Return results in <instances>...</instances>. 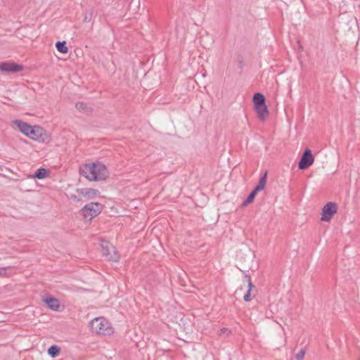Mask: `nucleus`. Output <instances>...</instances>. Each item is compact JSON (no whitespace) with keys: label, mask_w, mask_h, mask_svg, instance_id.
Returning <instances> with one entry per match:
<instances>
[{"label":"nucleus","mask_w":360,"mask_h":360,"mask_svg":"<svg viewBox=\"0 0 360 360\" xmlns=\"http://www.w3.org/2000/svg\"><path fill=\"white\" fill-rule=\"evenodd\" d=\"M81 174L89 181H101L108 175V169L105 165L100 162L89 163L80 168Z\"/></svg>","instance_id":"1"},{"label":"nucleus","mask_w":360,"mask_h":360,"mask_svg":"<svg viewBox=\"0 0 360 360\" xmlns=\"http://www.w3.org/2000/svg\"><path fill=\"white\" fill-rule=\"evenodd\" d=\"M253 109L260 121H265L269 116L266 98L261 93H255L252 97Z\"/></svg>","instance_id":"2"},{"label":"nucleus","mask_w":360,"mask_h":360,"mask_svg":"<svg viewBox=\"0 0 360 360\" xmlns=\"http://www.w3.org/2000/svg\"><path fill=\"white\" fill-rule=\"evenodd\" d=\"M91 330L93 333L101 335H110L113 333L109 321L104 317H97L90 322Z\"/></svg>","instance_id":"3"},{"label":"nucleus","mask_w":360,"mask_h":360,"mask_svg":"<svg viewBox=\"0 0 360 360\" xmlns=\"http://www.w3.org/2000/svg\"><path fill=\"white\" fill-rule=\"evenodd\" d=\"M102 207L103 206L100 203L90 202L81 210V214L85 219L91 221L101 213Z\"/></svg>","instance_id":"4"},{"label":"nucleus","mask_w":360,"mask_h":360,"mask_svg":"<svg viewBox=\"0 0 360 360\" xmlns=\"http://www.w3.org/2000/svg\"><path fill=\"white\" fill-rule=\"evenodd\" d=\"M101 252L103 255L106 256L109 260L117 262L120 259V255L115 247L108 242L101 244Z\"/></svg>","instance_id":"5"},{"label":"nucleus","mask_w":360,"mask_h":360,"mask_svg":"<svg viewBox=\"0 0 360 360\" xmlns=\"http://www.w3.org/2000/svg\"><path fill=\"white\" fill-rule=\"evenodd\" d=\"M337 210L338 207L336 203L328 202L322 209L321 220L323 221H330L333 216L337 212Z\"/></svg>","instance_id":"6"},{"label":"nucleus","mask_w":360,"mask_h":360,"mask_svg":"<svg viewBox=\"0 0 360 360\" xmlns=\"http://www.w3.org/2000/svg\"><path fill=\"white\" fill-rule=\"evenodd\" d=\"M314 161V158L309 149H307L302 155L299 162L298 167L300 169H306L310 167Z\"/></svg>","instance_id":"7"},{"label":"nucleus","mask_w":360,"mask_h":360,"mask_svg":"<svg viewBox=\"0 0 360 360\" xmlns=\"http://www.w3.org/2000/svg\"><path fill=\"white\" fill-rule=\"evenodd\" d=\"M23 70L22 65L12 62H3L0 63V71L7 73H15Z\"/></svg>","instance_id":"8"},{"label":"nucleus","mask_w":360,"mask_h":360,"mask_svg":"<svg viewBox=\"0 0 360 360\" xmlns=\"http://www.w3.org/2000/svg\"><path fill=\"white\" fill-rule=\"evenodd\" d=\"M44 301L47 304L48 307L54 311H58L60 305L58 299L51 297L44 298Z\"/></svg>","instance_id":"9"},{"label":"nucleus","mask_w":360,"mask_h":360,"mask_svg":"<svg viewBox=\"0 0 360 360\" xmlns=\"http://www.w3.org/2000/svg\"><path fill=\"white\" fill-rule=\"evenodd\" d=\"M41 134H42V129L40 128L39 127L34 126V127H31L27 136H28L29 138H30L33 140L38 141V140H39V139L41 136Z\"/></svg>","instance_id":"10"},{"label":"nucleus","mask_w":360,"mask_h":360,"mask_svg":"<svg viewBox=\"0 0 360 360\" xmlns=\"http://www.w3.org/2000/svg\"><path fill=\"white\" fill-rule=\"evenodd\" d=\"M13 123L15 125L18 127L19 130L26 136L28 134V132L32 127V126L28 124L27 122H25L19 120H14Z\"/></svg>","instance_id":"11"},{"label":"nucleus","mask_w":360,"mask_h":360,"mask_svg":"<svg viewBox=\"0 0 360 360\" xmlns=\"http://www.w3.org/2000/svg\"><path fill=\"white\" fill-rule=\"evenodd\" d=\"M266 183V172L259 179L258 184L254 188L252 192L255 193V195H257L258 193V192L262 191L264 188Z\"/></svg>","instance_id":"12"},{"label":"nucleus","mask_w":360,"mask_h":360,"mask_svg":"<svg viewBox=\"0 0 360 360\" xmlns=\"http://www.w3.org/2000/svg\"><path fill=\"white\" fill-rule=\"evenodd\" d=\"M48 170L44 168H39L37 172L32 176L34 179H42L46 176Z\"/></svg>","instance_id":"13"},{"label":"nucleus","mask_w":360,"mask_h":360,"mask_svg":"<svg viewBox=\"0 0 360 360\" xmlns=\"http://www.w3.org/2000/svg\"><path fill=\"white\" fill-rule=\"evenodd\" d=\"M65 44V41H58L56 44V47L59 52L62 53H66L68 51V49Z\"/></svg>","instance_id":"14"},{"label":"nucleus","mask_w":360,"mask_h":360,"mask_svg":"<svg viewBox=\"0 0 360 360\" xmlns=\"http://www.w3.org/2000/svg\"><path fill=\"white\" fill-rule=\"evenodd\" d=\"M60 348L56 345H53L50 347L48 349V354L52 357H56V356H58Z\"/></svg>","instance_id":"15"},{"label":"nucleus","mask_w":360,"mask_h":360,"mask_svg":"<svg viewBox=\"0 0 360 360\" xmlns=\"http://www.w3.org/2000/svg\"><path fill=\"white\" fill-rule=\"evenodd\" d=\"M77 109L79 111H83L84 112H89L90 108L87 106V105L83 102L77 103L75 105Z\"/></svg>","instance_id":"16"},{"label":"nucleus","mask_w":360,"mask_h":360,"mask_svg":"<svg viewBox=\"0 0 360 360\" xmlns=\"http://www.w3.org/2000/svg\"><path fill=\"white\" fill-rule=\"evenodd\" d=\"M96 193V191L92 188H83L81 190V194H82L84 196H90L94 195Z\"/></svg>","instance_id":"17"},{"label":"nucleus","mask_w":360,"mask_h":360,"mask_svg":"<svg viewBox=\"0 0 360 360\" xmlns=\"http://www.w3.org/2000/svg\"><path fill=\"white\" fill-rule=\"evenodd\" d=\"M254 288H255L254 285L252 283V282L250 281H249V293H248V295H249V302L252 301V297H255V294L253 293L254 292Z\"/></svg>","instance_id":"18"},{"label":"nucleus","mask_w":360,"mask_h":360,"mask_svg":"<svg viewBox=\"0 0 360 360\" xmlns=\"http://www.w3.org/2000/svg\"><path fill=\"white\" fill-rule=\"evenodd\" d=\"M305 355V350L302 349L295 356L297 360H302Z\"/></svg>","instance_id":"19"},{"label":"nucleus","mask_w":360,"mask_h":360,"mask_svg":"<svg viewBox=\"0 0 360 360\" xmlns=\"http://www.w3.org/2000/svg\"><path fill=\"white\" fill-rule=\"evenodd\" d=\"M91 18H92V13H86L84 18V21L86 22H89L91 20Z\"/></svg>","instance_id":"20"},{"label":"nucleus","mask_w":360,"mask_h":360,"mask_svg":"<svg viewBox=\"0 0 360 360\" xmlns=\"http://www.w3.org/2000/svg\"><path fill=\"white\" fill-rule=\"evenodd\" d=\"M256 195L252 191L249 194V203L252 202Z\"/></svg>","instance_id":"21"},{"label":"nucleus","mask_w":360,"mask_h":360,"mask_svg":"<svg viewBox=\"0 0 360 360\" xmlns=\"http://www.w3.org/2000/svg\"><path fill=\"white\" fill-rule=\"evenodd\" d=\"M258 269V263H257V262H256L255 264H252L250 266V269H252V270H255V269Z\"/></svg>","instance_id":"22"},{"label":"nucleus","mask_w":360,"mask_h":360,"mask_svg":"<svg viewBox=\"0 0 360 360\" xmlns=\"http://www.w3.org/2000/svg\"><path fill=\"white\" fill-rule=\"evenodd\" d=\"M228 330L226 328H222L219 331V335H221L222 334L226 333Z\"/></svg>","instance_id":"23"},{"label":"nucleus","mask_w":360,"mask_h":360,"mask_svg":"<svg viewBox=\"0 0 360 360\" xmlns=\"http://www.w3.org/2000/svg\"><path fill=\"white\" fill-rule=\"evenodd\" d=\"M6 272V268H1L0 269V274H4Z\"/></svg>","instance_id":"24"},{"label":"nucleus","mask_w":360,"mask_h":360,"mask_svg":"<svg viewBox=\"0 0 360 360\" xmlns=\"http://www.w3.org/2000/svg\"><path fill=\"white\" fill-rule=\"evenodd\" d=\"M243 300L245 301V302H248V292H246L244 295H243Z\"/></svg>","instance_id":"25"},{"label":"nucleus","mask_w":360,"mask_h":360,"mask_svg":"<svg viewBox=\"0 0 360 360\" xmlns=\"http://www.w3.org/2000/svg\"><path fill=\"white\" fill-rule=\"evenodd\" d=\"M242 205H243V206H247L248 205V198L244 200V201L243 202Z\"/></svg>","instance_id":"26"}]
</instances>
